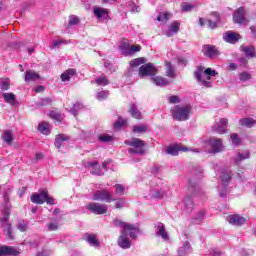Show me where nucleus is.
I'll use <instances>...</instances> for the list:
<instances>
[{"instance_id": "27", "label": "nucleus", "mask_w": 256, "mask_h": 256, "mask_svg": "<svg viewBox=\"0 0 256 256\" xmlns=\"http://www.w3.org/2000/svg\"><path fill=\"white\" fill-rule=\"evenodd\" d=\"M86 241L91 247H99L100 243L95 234H87Z\"/></svg>"}, {"instance_id": "43", "label": "nucleus", "mask_w": 256, "mask_h": 256, "mask_svg": "<svg viewBox=\"0 0 256 256\" xmlns=\"http://www.w3.org/2000/svg\"><path fill=\"white\" fill-rule=\"evenodd\" d=\"M130 113L132 115V117H134V119H141V112H139V110H137V107H135V105H131V110Z\"/></svg>"}, {"instance_id": "57", "label": "nucleus", "mask_w": 256, "mask_h": 256, "mask_svg": "<svg viewBox=\"0 0 256 256\" xmlns=\"http://www.w3.org/2000/svg\"><path fill=\"white\" fill-rule=\"evenodd\" d=\"M78 23L79 17L73 15L69 17V25H77Z\"/></svg>"}, {"instance_id": "3", "label": "nucleus", "mask_w": 256, "mask_h": 256, "mask_svg": "<svg viewBox=\"0 0 256 256\" xmlns=\"http://www.w3.org/2000/svg\"><path fill=\"white\" fill-rule=\"evenodd\" d=\"M173 119L176 121H187L191 115V106H175L171 110Z\"/></svg>"}, {"instance_id": "18", "label": "nucleus", "mask_w": 256, "mask_h": 256, "mask_svg": "<svg viewBox=\"0 0 256 256\" xmlns=\"http://www.w3.org/2000/svg\"><path fill=\"white\" fill-rule=\"evenodd\" d=\"M180 27L181 23H179V21H173L169 26V30L165 32V35H167L168 37H173L174 35H176V33H179Z\"/></svg>"}, {"instance_id": "33", "label": "nucleus", "mask_w": 256, "mask_h": 256, "mask_svg": "<svg viewBox=\"0 0 256 256\" xmlns=\"http://www.w3.org/2000/svg\"><path fill=\"white\" fill-rule=\"evenodd\" d=\"M249 157H251V154L249 153V151H246L244 153H238L235 158V163L239 165L241 161H245V159H249Z\"/></svg>"}, {"instance_id": "17", "label": "nucleus", "mask_w": 256, "mask_h": 256, "mask_svg": "<svg viewBox=\"0 0 256 256\" xmlns=\"http://www.w3.org/2000/svg\"><path fill=\"white\" fill-rule=\"evenodd\" d=\"M223 39L226 43L235 44L241 39V36L235 32H227L223 35Z\"/></svg>"}, {"instance_id": "6", "label": "nucleus", "mask_w": 256, "mask_h": 256, "mask_svg": "<svg viewBox=\"0 0 256 256\" xmlns=\"http://www.w3.org/2000/svg\"><path fill=\"white\" fill-rule=\"evenodd\" d=\"M9 215V211H6L4 213V217L0 218V223H2V226L4 227L6 237L13 240L15 239V235L13 234V226H11V223H9Z\"/></svg>"}, {"instance_id": "38", "label": "nucleus", "mask_w": 256, "mask_h": 256, "mask_svg": "<svg viewBox=\"0 0 256 256\" xmlns=\"http://www.w3.org/2000/svg\"><path fill=\"white\" fill-rule=\"evenodd\" d=\"M96 83L98 85H101L102 87H105V86L109 85V78H107V76H100V77L96 78Z\"/></svg>"}, {"instance_id": "12", "label": "nucleus", "mask_w": 256, "mask_h": 256, "mask_svg": "<svg viewBox=\"0 0 256 256\" xmlns=\"http://www.w3.org/2000/svg\"><path fill=\"white\" fill-rule=\"evenodd\" d=\"M228 124L229 121L225 118H222L218 123L213 125L212 131H214L215 133H219L220 135H223L224 133H227Z\"/></svg>"}, {"instance_id": "59", "label": "nucleus", "mask_w": 256, "mask_h": 256, "mask_svg": "<svg viewBox=\"0 0 256 256\" xmlns=\"http://www.w3.org/2000/svg\"><path fill=\"white\" fill-rule=\"evenodd\" d=\"M152 197H153V199H161V197H163V193H161V191H159V190H155L152 193Z\"/></svg>"}, {"instance_id": "50", "label": "nucleus", "mask_w": 256, "mask_h": 256, "mask_svg": "<svg viewBox=\"0 0 256 256\" xmlns=\"http://www.w3.org/2000/svg\"><path fill=\"white\" fill-rule=\"evenodd\" d=\"M36 105L38 107H45L47 105H51V100L50 98H43L42 100L38 101Z\"/></svg>"}, {"instance_id": "49", "label": "nucleus", "mask_w": 256, "mask_h": 256, "mask_svg": "<svg viewBox=\"0 0 256 256\" xmlns=\"http://www.w3.org/2000/svg\"><path fill=\"white\" fill-rule=\"evenodd\" d=\"M239 79H240V81L245 83V82L251 80V75L248 72H242L239 74Z\"/></svg>"}, {"instance_id": "54", "label": "nucleus", "mask_w": 256, "mask_h": 256, "mask_svg": "<svg viewBox=\"0 0 256 256\" xmlns=\"http://www.w3.org/2000/svg\"><path fill=\"white\" fill-rule=\"evenodd\" d=\"M99 141H101V143H109L110 141H113V138L109 135H100Z\"/></svg>"}, {"instance_id": "53", "label": "nucleus", "mask_w": 256, "mask_h": 256, "mask_svg": "<svg viewBox=\"0 0 256 256\" xmlns=\"http://www.w3.org/2000/svg\"><path fill=\"white\" fill-rule=\"evenodd\" d=\"M91 175H104L103 170L101 169V166L95 167L94 169L90 170Z\"/></svg>"}, {"instance_id": "55", "label": "nucleus", "mask_w": 256, "mask_h": 256, "mask_svg": "<svg viewBox=\"0 0 256 256\" xmlns=\"http://www.w3.org/2000/svg\"><path fill=\"white\" fill-rule=\"evenodd\" d=\"M48 231H57L59 229V224L57 222H50L48 225Z\"/></svg>"}, {"instance_id": "19", "label": "nucleus", "mask_w": 256, "mask_h": 256, "mask_svg": "<svg viewBox=\"0 0 256 256\" xmlns=\"http://www.w3.org/2000/svg\"><path fill=\"white\" fill-rule=\"evenodd\" d=\"M193 207H195L193 198H191L190 196H186L183 201V211L185 213H191V211H193Z\"/></svg>"}, {"instance_id": "24", "label": "nucleus", "mask_w": 256, "mask_h": 256, "mask_svg": "<svg viewBox=\"0 0 256 256\" xmlns=\"http://www.w3.org/2000/svg\"><path fill=\"white\" fill-rule=\"evenodd\" d=\"M94 15L98 19H107L109 17V13L105 10V8H94Z\"/></svg>"}, {"instance_id": "14", "label": "nucleus", "mask_w": 256, "mask_h": 256, "mask_svg": "<svg viewBox=\"0 0 256 256\" xmlns=\"http://www.w3.org/2000/svg\"><path fill=\"white\" fill-rule=\"evenodd\" d=\"M202 53L205 57L213 58L219 55V50L214 45L206 44L202 47Z\"/></svg>"}, {"instance_id": "31", "label": "nucleus", "mask_w": 256, "mask_h": 256, "mask_svg": "<svg viewBox=\"0 0 256 256\" xmlns=\"http://www.w3.org/2000/svg\"><path fill=\"white\" fill-rule=\"evenodd\" d=\"M38 131L42 133L43 135H49L51 133V130L49 128V123L47 122H42L38 125Z\"/></svg>"}, {"instance_id": "2", "label": "nucleus", "mask_w": 256, "mask_h": 256, "mask_svg": "<svg viewBox=\"0 0 256 256\" xmlns=\"http://www.w3.org/2000/svg\"><path fill=\"white\" fill-rule=\"evenodd\" d=\"M217 75V71L212 70L211 68L205 69L203 66H197L194 71V77L196 81L202 85V87L209 88L211 87V77H215Z\"/></svg>"}, {"instance_id": "5", "label": "nucleus", "mask_w": 256, "mask_h": 256, "mask_svg": "<svg viewBox=\"0 0 256 256\" xmlns=\"http://www.w3.org/2000/svg\"><path fill=\"white\" fill-rule=\"evenodd\" d=\"M31 201L37 205H43V203H47L48 205H55V200L50 197L46 190H42L39 194H33L31 196Z\"/></svg>"}, {"instance_id": "4", "label": "nucleus", "mask_w": 256, "mask_h": 256, "mask_svg": "<svg viewBox=\"0 0 256 256\" xmlns=\"http://www.w3.org/2000/svg\"><path fill=\"white\" fill-rule=\"evenodd\" d=\"M125 145L133 147L128 150L129 153L134 155H145V142L138 138H133L132 140H126Z\"/></svg>"}, {"instance_id": "15", "label": "nucleus", "mask_w": 256, "mask_h": 256, "mask_svg": "<svg viewBox=\"0 0 256 256\" xmlns=\"http://www.w3.org/2000/svg\"><path fill=\"white\" fill-rule=\"evenodd\" d=\"M155 229L157 237H161L164 241H169V234L165 229V224L158 222L155 224Z\"/></svg>"}, {"instance_id": "10", "label": "nucleus", "mask_w": 256, "mask_h": 256, "mask_svg": "<svg viewBox=\"0 0 256 256\" xmlns=\"http://www.w3.org/2000/svg\"><path fill=\"white\" fill-rule=\"evenodd\" d=\"M226 221H228V223H230V225H235L236 227H241V225H245V223H247V218H245L239 214H233V215L227 216Z\"/></svg>"}, {"instance_id": "13", "label": "nucleus", "mask_w": 256, "mask_h": 256, "mask_svg": "<svg viewBox=\"0 0 256 256\" xmlns=\"http://www.w3.org/2000/svg\"><path fill=\"white\" fill-rule=\"evenodd\" d=\"M210 147H211V153H221V151H223L224 147H223V141L221 139H217V138H211L208 141Z\"/></svg>"}, {"instance_id": "21", "label": "nucleus", "mask_w": 256, "mask_h": 256, "mask_svg": "<svg viewBox=\"0 0 256 256\" xmlns=\"http://www.w3.org/2000/svg\"><path fill=\"white\" fill-rule=\"evenodd\" d=\"M39 79V74L33 70L26 71L24 80L26 83H29L31 81H37Z\"/></svg>"}, {"instance_id": "63", "label": "nucleus", "mask_w": 256, "mask_h": 256, "mask_svg": "<svg viewBox=\"0 0 256 256\" xmlns=\"http://www.w3.org/2000/svg\"><path fill=\"white\" fill-rule=\"evenodd\" d=\"M45 91L44 86H38L35 88L36 93H43Z\"/></svg>"}, {"instance_id": "40", "label": "nucleus", "mask_w": 256, "mask_h": 256, "mask_svg": "<svg viewBox=\"0 0 256 256\" xmlns=\"http://www.w3.org/2000/svg\"><path fill=\"white\" fill-rule=\"evenodd\" d=\"M120 51L122 55H125L127 57L131 55V46H129V44H123L120 46Z\"/></svg>"}, {"instance_id": "20", "label": "nucleus", "mask_w": 256, "mask_h": 256, "mask_svg": "<svg viewBox=\"0 0 256 256\" xmlns=\"http://www.w3.org/2000/svg\"><path fill=\"white\" fill-rule=\"evenodd\" d=\"M2 97L6 103L15 107L17 105V96L13 93H2Z\"/></svg>"}, {"instance_id": "23", "label": "nucleus", "mask_w": 256, "mask_h": 256, "mask_svg": "<svg viewBox=\"0 0 256 256\" xmlns=\"http://www.w3.org/2000/svg\"><path fill=\"white\" fill-rule=\"evenodd\" d=\"M69 139V137L65 134H58L55 138V147H57V149H61V147H63V143L64 141H67Z\"/></svg>"}, {"instance_id": "61", "label": "nucleus", "mask_w": 256, "mask_h": 256, "mask_svg": "<svg viewBox=\"0 0 256 256\" xmlns=\"http://www.w3.org/2000/svg\"><path fill=\"white\" fill-rule=\"evenodd\" d=\"M50 116L52 117V119H56V121H61V114L59 113L52 112Z\"/></svg>"}, {"instance_id": "7", "label": "nucleus", "mask_w": 256, "mask_h": 256, "mask_svg": "<svg viewBox=\"0 0 256 256\" xmlns=\"http://www.w3.org/2000/svg\"><path fill=\"white\" fill-rule=\"evenodd\" d=\"M93 201H105L106 203H111L115 201L111 196V192L107 189H102L94 192Z\"/></svg>"}, {"instance_id": "58", "label": "nucleus", "mask_w": 256, "mask_h": 256, "mask_svg": "<svg viewBox=\"0 0 256 256\" xmlns=\"http://www.w3.org/2000/svg\"><path fill=\"white\" fill-rule=\"evenodd\" d=\"M203 217H205V212L200 211L198 213V217L194 218V223H201V221H203Z\"/></svg>"}, {"instance_id": "39", "label": "nucleus", "mask_w": 256, "mask_h": 256, "mask_svg": "<svg viewBox=\"0 0 256 256\" xmlns=\"http://www.w3.org/2000/svg\"><path fill=\"white\" fill-rule=\"evenodd\" d=\"M133 133H146L147 132V124L136 125L133 127Z\"/></svg>"}, {"instance_id": "64", "label": "nucleus", "mask_w": 256, "mask_h": 256, "mask_svg": "<svg viewBox=\"0 0 256 256\" xmlns=\"http://www.w3.org/2000/svg\"><path fill=\"white\" fill-rule=\"evenodd\" d=\"M37 256H49V251L45 250L37 254Z\"/></svg>"}, {"instance_id": "46", "label": "nucleus", "mask_w": 256, "mask_h": 256, "mask_svg": "<svg viewBox=\"0 0 256 256\" xmlns=\"http://www.w3.org/2000/svg\"><path fill=\"white\" fill-rule=\"evenodd\" d=\"M109 97V91H100L96 94V99L98 101H103L104 99H107Z\"/></svg>"}, {"instance_id": "51", "label": "nucleus", "mask_w": 256, "mask_h": 256, "mask_svg": "<svg viewBox=\"0 0 256 256\" xmlns=\"http://www.w3.org/2000/svg\"><path fill=\"white\" fill-rule=\"evenodd\" d=\"M230 139H231L233 145H239V143H241V138H239L238 134H235V133L232 134L230 136Z\"/></svg>"}, {"instance_id": "32", "label": "nucleus", "mask_w": 256, "mask_h": 256, "mask_svg": "<svg viewBox=\"0 0 256 256\" xmlns=\"http://www.w3.org/2000/svg\"><path fill=\"white\" fill-rule=\"evenodd\" d=\"M171 17H173V15L169 12H160L156 19L161 23H167V20Z\"/></svg>"}, {"instance_id": "34", "label": "nucleus", "mask_w": 256, "mask_h": 256, "mask_svg": "<svg viewBox=\"0 0 256 256\" xmlns=\"http://www.w3.org/2000/svg\"><path fill=\"white\" fill-rule=\"evenodd\" d=\"M2 139L5 143L11 145L13 143V132H11V130L4 131Z\"/></svg>"}, {"instance_id": "36", "label": "nucleus", "mask_w": 256, "mask_h": 256, "mask_svg": "<svg viewBox=\"0 0 256 256\" xmlns=\"http://www.w3.org/2000/svg\"><path fill=\"white\" fill-rule=\"evenodd\" d=\"M166 75L167 77L175 78V67L171 62H166Z\"/></svg>"}, {"instance_id": "9", "label": "nucleus", "mask_w": 256, "mask_h": 256, "mask_svg": "<svg viewBox=\"0 0 256 256\" xmlns=\"http://www.w3.org/2000/svg\"><path fill=\"white\" fill-rule=\"evenodd\" d=\"M157 73V68L153 64H144L139 68L140 77H153Z\"/></svg>"}, {"instance_id": "47", "label": "nucleus", "mask_w": 256, "mask_h": 256, "mask_svg": "<svg viewBox=\"0 0 256 256\" xmlns=\"http://www.w3.org/2000/svg\"><path fill=\"white\" fill-rule=\"evenodd\" d=\"M145 63V58H136L130 62L132 67H139V65H143Z\"/></svg>"}, {"instance_id": "28", "label": "nucleus", "mask_w": 256, "mask_h": 256, "mask_svg": "<svg viewBox=\"0 0 256 256\" xmlns=\"http://www.w3.org/2000/svg\"><path fill=\"white\" fill-rule=\"evenodd\" d=\"M213 16L215 17V21L206 20V25L208 26V29H215V27H217V23L221 21V18L219 17V14L217 12H214Z\"/></svg>"}, {"instance_id": "16", "label": "nucleus", "mask_w": 256, "mask_h": 256, "mask_svg": "<svg viewBox=\"0 0 256 256\" xmlns=\"http://www.w3.org/2000/svg\"><path fill=\"white\" fill-rule=\"evenodd\" d=\"M13 255H19V251H17V248L13 246H0V256H13Z\"/></svg>"}, {"instance_id": "44", "label": "nucleus", "mask_w": 256, "mask_h": 256, "mask_svg": "<svg viewBox=\"0 0 256 256\" xmlns=\"http://www.w3.org/2000/svg\"><path fill=\"white\" fill-rule=\"evenodd\" d=\"M127 125V120L119 117L118 120L114 123L115 129H121V127H125Z\"/></svg>"}, {"instance_id": "41", "label": "nucleus", "mask_w": 256, "mask_h": 256, "mask_svg": "<svg viewBox=\"0 0 256 256\" xmlns=\"http://www.w3.org/2000/svg\"><path fill=\"white\" fill-rule=\"evenodd\" d=\"M221 181L223 183V185H227V183H229V181H231V173L229 172H222L221 174Z\"/></svg>"}, {"instance_id": "42", "label": "nucleus", "mask_w": 256, "mask_h": 256, "mask_svg": "<svg viewBox=\"0 0 256 256\" xmlns=\"http://www.w3.org/2000/svg\"><path fill=\"white\" fill-rule=\"evenodd\" d=\"M181 7H182L183 13H189V11H193V8L195 7V5L184 2L181 4Z\"/></svg>"}, {"instance_id": "37", "label": "nucleus", "mask_w": 256, "mask_h": 256, "mask_svg": "<svg viewBox=\"0 0 256 256\" xmlns=\"http://www.w3.org/2000/svg\"><path fill=\"white\" fill-rule=\"evenodd\" d=\"M240 125L242 127L251 128L253 125H255V121L252 118H242L240 119Z\"/></svg>"}, {"instance_id": "25", "label": "nucleus", "mask_w": 256, "mask_h": 256, "mask_svg": "<svg viewBox=\"0 0 256 256\" xmlns=\"http://www.w3.org/2000/svg\"><path fill=\"white\" fill-rule=\"evenodd\" d=\"M85 109V105L81 102H77L73 105V107L69 110V112L74 116L77 117L79 115V111H83Z\"/></svg>"}, {"instance_id": "45", "label": "nucleus", "mask_w": 256, "mask_h": 256, "mask_svg": "<svg viewBox=\"0 0 256 256\" xmlns=\"http://www.w3.org/2000/svg\"><path fill=\"white\" fill-rule=\"evenodd\" d=\"M116 195L122 196L125 195V187L121 184H116L115 186Z\"/></svg>"}, {"instance_id": "22", "label": "nucleus", "mask_w": 256, "mask_h": 256, "mask_svg": "<svg viewBox=\"0 0 256 256\" xmlns=\"http://www.w3.org/2000/svg\"><path fill=\"white\" fill-rule=\"evenodd\" d=\"M241 50L249 59L255 57V47L254 46H241Z\"/></svg>"}, {"instance_id": "35", "label": "nucleus", "mask_w": 256, "mask_h": 256, "mask_svg": "<svg viewBox=\"0 0 256 256\" xmlns=\"http://www.w3.org/2000/svg\"><path fill=\"white\" fill-rule=\"evenodd\" d=\"M75 69H68L66 70L62 75H61V79L62 81H69V79H71V77H74L75 75Z\"/></svg>"}, {"instance_id": "52", "label": "nucleus", "mask_w": 256, "mask_h": 256, "mask_svg": "<svg viewBox=\"0 0 256 256\" xmlns=\"http://www.w3.org/2000/svg\"><path fill=\"white\" fill-rule=\"evenodd\" d=\"M18 229H19V231H21L22 233H25V231H27V229H28L27 222H25V221H20V222L18 223Z\"/></svg>"}, {"instance_id": "48", "label": "nucleus", "mask_w": 256, "mask_h": 256, "mask_svg": "<svg viewBox=\"0 0 256 256\" xmlns=\"http://www.w3.org/2000/svg\"><path fill=\"white\" fill-rule=\"evenodd\" d=\"M61 45H67V41L66 40H56L54 42H52V49H59V47H61Z\"/></svg>"}, {"instance_id": "60", "label": "nucleus", "mask_w": 256, "mask_h": 256, "mask_svg": "<svg viewBox=\"0 0 256 256\" xmlns=\"http://www.w3.org/2000/svg\"><path fill=\"white\" fill-rule=\"evenodd\" d=\"M125 207V202L123 200H118L115 204L116 209H123Z\"/></svg>"}, {"instance_id": "26", "label": "nucleus", "mask_w": 256, "mask_h": 256, "mask_svg": "<svg viewBox=\"0 0 256 256\" xmlns=\"http://www.w3.org/2000/svg\"><path fill=\"white\" fill-rule=\"evenodd\" d=\"M179 151H187V148H181L179 146H169L166 149V153L168 155H173V156L179 155Z\"/></svg>"}, {"instance_id": "62", "label": "nucleus", "mask_w": 256, "mask_h": 256, "mask_svg": "<svg viewBox=\"0 0 256 256\" xmlns=\"http://www.w3.org/2000/svg\"><path fill=\"white\" fill-rule=\"evenodd\" d=\"M169 103H179V96H170Z\"/></svg>"}, {"instance_id": "11", "label": "nucleus", "mask_w": 256, "mask_h": 256, "mask_svg": "<svg viewBox=\"0 0 256 256\" xmlns=\"http://www.w3.org/2000/svg\"><path fill=\"white\" fill-rule=\"evenodd\" d=\"M233 21L238 25H247V20L245 19V8L240 7L238 8L235 13L233 14Z\"/></svg>"}, {"instance_id": "1", "label": "nucleus", "mask_w": 256, "mask_h": 256, "mask_svg": "<svg viewBox=\"0 0 256 256\" xmlns=\"http://www.w3.org/2000/svg\"><path fill=\"white\" fill-rule=\"evenodd\" d=\"M115 227H119L121 230V235L118 238V245L121 249L131 248V240L127 237L128 233L131 239H137V233H139V227L135 224H129L121 220H114Z\"/></svg>"}, {"instance_id": "30", "label": "nucleus", "mask_w": 256, "mask_h": 256, "mask_svg": "<svg viewBox=\"0 0 256 256\" xmlns=\"http://www.w3.org/2000/svg\"><path fill=\"white\" fill-rule=\"evenodd\" d=\"M11 87V80L9 78H0L1 91H9Z\"/></svg>"}, {"instance_id": "56", "label": "nucleus", "mask_w": 256, "mask_h": 256, "mask_svg": "<svg viewBox=\"0 0 256 256\" xmlns=\"http://www.w3.org/2000/svg\"><path fill=\"white\" fill-rule=\"evenodd\" d=\"M139 51H141L140 45L130 46V55H135V53H139Z\"/></svg>"}, {"instance_id": "29", "label": "nucleus", "mask_w": 256, "mask_h": 256, "mask_svg": "<svg viewBox=\"0 0 256 256\" xmlns=\"http://www.w3.org/2000/svg\"><path fill=\"white\" fill-rule=\"evenodd\" d=\"M152 81L154 85H157L158 87H164V85H169L168 80L160 76L153 77Z\"/></svg>"}, {"instance_id": "8", "label": "nucleus", "mask_w": 256, "mask_h": 256, "mask_svg": "<svg viewBox=\"0 0 256 256\" xmlns=\"http://www.w3.org/2000/svg\"><path fill=\"white\" fill-rule=\"evenodd\" d=\"M86 209L94 213V215H105L107 213V206L97 202L86 205Z\"/></svg>"}]
</instances>
